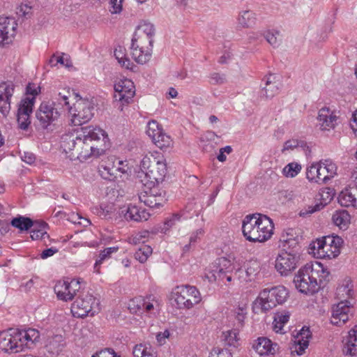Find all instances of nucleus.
<instances>
[{
  "label": "nucleus",
  "mask_w": 357,
  "mask_h": 357,
  "mask_svg": "<svg viewBox=\"0 0 357 357\" xmlns=\"http://www.w3.org/2000/svg\"><path fill=\"white\" fill-rule=\"evenodd\" d=\"M109 147L106 132L93 126L82 127L76 133L65 134L61 140V148L66 153H69L68 157L81 162L104 154Z\"/></svg>",
  "instance_id": "obj_1"
},
{
  "label": "nucleus",
  "mask_w": 357,
  "mask_h": 357,
  "mask_svg": "<svg viewBox=\"0 0 357 357\" xmlns=\"http://www.w3.org/2000/svg\"><path fill=\"white\" fill-rule=\"evenodd\" d=\"M329 273L318 261L307 263L295 275L294 282L296 288L305 294H313L318 291L319 283L328 276Z\"/></svg>",
  "instance_id": "obj_2"
},
{
  "label": "nucleus",
  "mask_w": 357,
  "mask_h": 357,
  "mask_svg": "<svg viewBox=\"0 0 357 357\" xmlns=\"http://www.w3.org/2000/svg\"><path fill=\"white\" fill-rule=\"evenodd\" d=\"M40 333L34 328L26 331L9 329L0 332V349L6 353H18L30 348L39 340Z\"/></svg>",
  "instance_id": "obj_3"
},
{
  "label": "nucleus",
  "mask_w": 357,
  "mask_h": 357,
  "mask_svg": "<svg viewBox=\"0 0 357 357\" xmlns=\"http://www.w3.org/2000/svg\"><path fill=\"white\" fill-rule=\"evenodd\" d=\"M273 228L272 220L260 213L247 215L242 223L243 234L250 242L268 241L273 235Z\"/></svg>",
  "instance_id": "obj_4"
},
{
  "label": "nucleus",
  "mask_w": 357,
  "mask_h": 357,
  "mask_svg": "<svg viewBox=\"0 0 357 357\" xmlns=\"http://www.w3.org/2000/svg\"><path fill=\"white\" fill-rule=\"evenodd\" d=\"M141 169L150 185L162 182L167 174V163L164 155L159 152L149 153L141 162Z\"/></svg>",
  "instance_id": "obj_5"
},
{
  "label": "nucleus",
  "mask_w": 357,
  "mask_h": 357,
  "mask_svg": "<svg viewBox=\"0 0 357 357\" xmlns=\"http://www.w3.org/2000/svg\"><path fill=\"white\" fill-rule=\"evenodd\" d=\"M241 265V259L220 257L217 259L206 269L204 278L211 283L217 280L227 282L232 280V274L236 266Z\"/></svg>",
  "instance_id": "obj_6"
},
{
  "label": "nucleus",
  "mask_w": 357,
  "mask_h": 357,
  "mask_svg": "<svg viewBox=\"0 0 357 357\" xmlns=\"http://www.w3.org/2000/svg\"><path fill=\"white\" fill-rule=\"evenodd\" d=\"M343 242L338 236H327L312 242L310 248L317 258L333 259L340 255Z\"/></svg>",
  "instance_id": "obj_7"
},
{
  "label": "nucleus",
  "mask_w": 357,
  "mask_h": 357,
  "mask_svg": "<svg viewBox=\"0 0 357 357\" xmlns=\"http://www.w3.org/2000/svg\"><path fill=\"white\" fill-rule=\"evenodd\" d=\"M172 300L178 308L189 310L201 302L202 296L195 286L181 285L172 290Z\"/></svg>",
  "instance_id": "obj_8"
},
{
  "label": "nucleus",
  "mask_w": 357,
  "mask_h": 357,
  "mask_svg": "<svg viewBox=\"0 0 357 357\" xmlns=\"http://www.w3.org/2000/svg\"><path fill=\"white\" fill-rule=\"evenodd\" d=\"M98 311V300L89 292L82 293L71 306V312L76 317H84L89 314L93 316Z\"/></svg>",
  "instance_id": "obj_9"
},
{
  "label": "nucleus",
  "mask_w": 357,
  "mask_h": 357,
  "mask_svg": "<svg viewBox=\"0 0 357 357\" xmlns=\"http://www.w3.org/2000/svg\"><path fill=\"white\" fill-rule=\"evenodd\" d=\"M61 116L59 109L54 101L42 102L36 112V117L38 125L43 129L54 125Z\"/></svg>",
  "instance_id": "obj_10"
},
{
  "label": "nucleus",
  "mask_w": 357,
  "mask_h": 357,
  "mask_svg": "<svg viewBox=\"0 0 357 357\" xmlns=\"http://www.w3.org/2000/svg\"><path fill=\"white\" fill-rule=\"evenodd\" d=\"M300 254L298 250H282L275 259V267L281 275H288L298 266Z\"/></svg>",
  "instance_id": "obj_11"
},
{
  "label": "nucleus",
  "mask_w": 357,
  "mask_h": 357,
  "mask_svg": "<svg viewBox=\"0 0 357 357\" xmlns=\"http://www.w3.org/2000/svg\"><path fill=\"white\" fill-rule=\"evenodd\" d=\"M93 103L87 99H79L73 107L69 108L75 125H81L88 122L93 115Z\"/></svg>",
  "instance_id": "obj_12"
},
{
  "label": "nucleus",
  "mask_w": 357,
  "mask_h": 357,
  "mask_svg": "<svg viewBox=\"0 0 357 357\" xmlns=\"http://www.w3.org/2000/svg\"><path fill=\"white\" fill-rule=\"evenodd\" d=\"M80 279L69 280H60L54 286V292L59 300L63 301H72L79 292L82 286Z\"/></svg>",
  "instance_id": "obj_13"
},
{
  "label": "nucleus",
  "mask_w": 357,
  "mask_h": 357,
  "mask_svg": "<svg viewBox=\"0 0 357 357\" xmlns=\"http://www.w3.org/2000/svg\"><path fill=\"white\" fill-rule=\"evenodd\" d=\"M35 100L32 97H23L18 104L17 121L18 127L26 130L31 124V114L33 112Z\"/></svg>",
  "instance_id": "obj_14"
},
{
  "label": "nucleus",
  "mask_w": 357,
  "mask_h": 357,
  "mask_svg": "<svg viewBox=\"0 0 357 357\" xmlns=\"http://www.w3.org/2000/svg\"><path fill=\"white\" fill-rule=\"evenodd\" d=\"M130 50L132 59L137 63L144 64L151 57L153 44L132 38Z\"/></svg>",
  "instance_id": "obj_15"
},
{
  "label": "nucleus",
  "mask_w": 357,
  "mask_h": 357,
  "mask_svg": "<svg viewBox=\"0 0 357 357\" xmlns=\"http://www.w3.org/2000/svg\"><path fill=\"white\" fill-rule=\"evenodd\" d=\"M352 316L351 305L348 301H341L332 308L331 322L333 325L342 326Z\"/></svg>",
  "instance_id": "obj_16"
},
{
  "label": "nucleus",
  "mask_w": 357,
  "mask_h": 357,
  "mask_svg": "<svg viewBox=\"0 0 357 357\" xmlns=\"http://www.w3.org/2000/svg\"><path fill=\"white\" fill-rule=\"evenodd\" d=\"M317 119V126L323 131L333 130L337 125V112L329 107H324L320 109Z\"/></svg>",
  "instance_id": "obj_17"
},
{
  "label": "nucleus",
  "mask_w": 357,
  "mask_h": 357,
  "mask_svg": "<svg viewBox=\"0 0 357 357\" xmlns=\"http://www.w3.org/2000/svg\"><path fill=\"white\" fill-rule=\"evenodd\" d=\"M114 98L123 103H128L135 93L134 83L128 79H123L114 84Z\"/></svg>",
  "instance_id": "obj_18"
},
{
  "label": "nucleus",
  "mask_w": 357,
  "mask_h": 357,
  "mask_svg": "<svg viewBox=\"0 0 357 357\" xmlns=\"http://www.w3.org/2000/svg\"><path fill=\"white\" fill-rule=\"evenodd\" d=\"M17 24L13 17L0 16V43L9 44L16 34Z\"/></svg>",
  "instance_id": "obj_19"
},
{
  "label": "nucleus",
  "mask_w": 357,
  "mask_h": 357,
  "mask_svg": "<svg viewBox=\"0 0 357 357\" xmlns=\"http://www.w3.org/2000/svg\"><path fill=\"white\" fill-rule=\"evenodd\" d=\"M121 218H123L128 221L133 220L142 222L147 220L149 217V213L144 209H141L136 206L128 205L121 207L118 212Z\"/></svg>",
  "instance_id": "obj_20"
},
{
  "label": "nucleus",
  "mask_w": 357,
  "mask_h": 357,
  "mask_svg": "<svg viewBox=\"0 0 357 357\" xmlns=\"http://www.w3.org/2000/svg\"><path fill=\"white\" fill-rule=\"evenodd\" d=\"M15 91V85L10 82L0 84V112L6 116L10 111V98Z\"/></svg>",
  "instance_id": "obj_21"
},
{
  "label": "nucleus",
  "mask_w": 357,
  "mask_h": 357,
  "mask_svg": "<svg viewBox=\"0 0 357 357\" xmlns=\"http://www.w3.org/2000/svg\"><path fill=\"white\" fill-rule=\"evenodd\" d=\"M311 333L309 328L303 327L302 329L294 336L293 344L291 347V353H296L301 356L307 348Z\"/></svg>",
  "instance_id": "obj_22"
},
{
  "label": "nucleus",
  "mask_w": 357,
  "mask_h": 357,
  "mask_svg": "<svg viewBox=\"0 0 357 357\" xmlns=\"http://www.w3.org/2000/svg\"><path fill=\"white\" fill-rule=\"evenodd\" d=\"M300 236L294 229H288L284 231L280 236V246L282 250H298Z\"/></svg>",
  "instance_id": "obj_23"
},
{
  "label": "nucleus",
  "mask_w": 357,
  "mask_h": 357,
  "mask_svg": "<svg viewBox=\"0 0 357 357\" xmlns=\"http://www.w3.org/2000/svg\"><path fill=\"white\" fill-rule=\"evenodd\" d=\"M338 202L342 206H355L357 204V187L350 183L340 193Z\"/></svg>",
  "instance_id": "obj_24"
},
{
  "label": "nucleus",
  "mask_w": 357,
  "mask_h": 357,
  "mask_svg": "<svg viewBox=\"0 0 357 357\" xmlns=\"http://www.w3.org/2000/svg\"><path fill=\"white\" fill-rule=\"evenodd\" d=\"M278 348L277 343H273L271 340L266 337H259L256 343L253 344V349L261 356L273 355L278 350Z\"/></svg>",
  "instance_id": "obj_25"
},
{
  "label": "nucleus",
  "mask_w": 357,
  "mask_h": 357,
  "mask_svg": "<svg viewBox=\"0 0 357 357\" xmlns=\"http://www.w3.org/2000/svg\"><path fill=\"white\" fill-rule=\"evenodd\" d=\"M138 198L141 202L150 208H160L165 202V199L161 193H154L153 191H151V193L142 192L139 195Z\"/></svg>",
  "instance_id": "obj_26"
},
{
  "label": "nucleus",
  "mask_w": 357,
  "mask_h": 357,
  "mask_svg": "<svg viewBox=\"0 0 357 357\" xmlns=\"http://www.w3.org/2000/svg\"><path fill=\"white\" fill-rule=\"evenodd\" d=\"M154 27L149 22H144L139 24L133 36V38L144 41L148 43H153Z\"/></svg>",
  "instance_id": "obj_27"
},
{
  "label": "nucleus",
  "mask_w": 357,
  "mask_h": 357,
  "mask_svg": "<svg viewBox=\"0 0 357 357\" xmlns=\"http://www.w3.org/2000/svg\"><path fill=\"white\" fill-rule=\"evenodd\" d=\"M343 353L351 356H357V326L349 331L344 344Z\"/></svg>",
  "instance_id": "obj_28"
},
{
  "label": "nucleus",
  "mask_w": 357,
  "mask_h": 357,
  "mask_svg": "<svg viewBox=\"0 0 357 357\" xmlns=\"http://www.w3.org/2000/svg\"><path fill=\"white\" fill-rule=\"evenodd\" d=\"M256 304H258L261 310L264 312L276 307L274 298L273 296H271V291L270 289H265L260 293L256 301Z\"/></svg>",
  "instance_id": "obj_29"
},
{
  "label": "nucleus",
  "mask_w": 357,
  "mask_h": 357,
  "mask_svg": "<svg viewBox=\"0 0 357 357\" xmlns=\"http://www.w3.org/2000/svg\"><path fill=\"white\" fill-rule=\"evenodd\" d=\"M354 295V285L350 278H345L342 281L336 290L337 298L342 301H348Z\"/></svg>",
  "instance_id": "obj_30"
},
{
  "label": "nucleus",
  "mask_w": 357,
  "mask_h": 357,
  "mask_svg": "<svg viewBox=\"0 0 357 357\" xmlns=\"http://www.w3.org/2000/svg\"><path fill=\"white\" fill-rule=\"evenodd\" d=\"M256 15L250 10H243L239 13L237 17V27L240 29L251 28L255 24Z\"/></svg>",
  "instance_id": "obj_31"
},
{
  "label": "nucleus",
  "mask_w": 357,
  "mask_h": 357,
  "mask_svg": "<svg viewBox=\"0 0 357 357\" xmlns=\"http://www.w3.org/2000/svg\"><path fill=\"white\" fill-rule=\"evenodd\" d=\"M319 164H320L321 166L320 171L324 183H326L336 175L337 166L332 160H325L319 162Z\"/></svg>",
  "instance_id": "obj_32"
},
{
  "label": "nucleus",
  "mask_w": 357,
  "mask_h": 357,
  "mask_svg": "<svg viewBox=\"0 0 357 357\" xmlns=\"http://www.w3.org/2000/svg\"><path fill=\"white\" fill-rule=\"evenodd\" d=\"M121 170L109 160L102 162L99 167V172L105 179L112 180L117 176V172Z\"/></svg>",
  "instance_id": "obj_33"
},
{
  "label": "nucleus",
  "mask_w": 357,
  "mask_h": 357,
  "mask_svg": "<svg viewBox=\"0 0 357 357\" xmlns=\"http://www.w3.org/2000/svg\"><path fill=\"white\" fill-rule=\"evenodd\" d=\"M121 170L109 160L102 162L99 167V172L105 179L112 180L117 176V172Z\"/></svg>",
  "instance_id": "obj_34"
},
{
  "label": "nucleus",
  "mask_w": 357,
  "mask_h": 357,
  "mask_svg": "<svg viewBox=\"0 0 357 357\" xmlns=\"http://www.w3.org/2000/svg\"><path fill=\"white\" fill-rule=\"evenodd\" d=\"M133 357H157V353L149 344L140 343L132 349Z\"/></svg>",
  "instance_id": "obj_35"
},
{
  "label": "nucleus",
  "mask_w": 357,
  "mask_h": 357,
  "mask_svg": "<svg viewBox=\"0 0 357 357\" xmlns=\"http://www.w3.org/2000/svg\"><path fill=\"white\" fill-rule=\"evenodd\" d=\"M65 346V341L62 335H56L48 339L46 344L47 351L52 354H58Z\"/></svg>",
  "instance_id": "obj_36"
},
{
  "label": "nucleus",
  "mask_w": 357,
  "mask_h": 357,
  "mask_svg": "<svg viewBox=\"0 0 357 357\" xmlns=\"http://www.w3.org/2000/svg\"><path fill=\"white\" fill-rule=\"evenodd\" d=\"M159 302L153 296H149L144 298V306H143V314L149 316H155L159 312Z\"/></svg>",
  "instance_id": "obj_37"
},
{
  "label": "nucleus",
  "mask_w": 357,
  "mask_h": 357,
  "mask_svg": "<svg viewBox=\"0 0 357 357\" xmlns=\"http://www.w3.org/2000/svg\"><path fill=\"white\" fill-rule=\"evenodd\" d=\"M320 164L315 162L307 167L306 170V176L310 181H314L318 183H324L320 171Z\"/></svg>",
  "instance_id": "obj_38"
},
{
  "label": "nucleus",
  "mask_w": 357,
  "mask_h": 357,
  "mask_svg": "<svg viewBox=\"0 0 357 357\" xmlns=\"http://www.w3.org/2000/svg\"><path fill=\"white\" fill-rule=\"evenodd\" d=\"M320 164L315 162L307 167L306 170V176L310 181H314L318 183H324L320 171Z\"/></svg>",
  "instance_id": "obj_39"
},
{
  "label": "nucleus",
  "mask_w": 357,
  "mask_h": 357,
  "mask_svg": "<svg viewBox=\"0 0 357 357\" xmlns=\"http://www.w3.org/2000/svg\"><path fill=\"white\" fill-rule=\"evenodd\" d=\"M333 221L340 229H346L350 223V215L345 210L337 211L333 215Z\"/></svg>",
  "instance_id": "obj_40"
},
{
  "label": "nucleus",
  "mask_w": 357,
  "mask_h": 357,
  "mask_svg": "<svg viewBox=\"0 0 357 357\" xmlns=\"http://www.w3.org/2000/svg\"><path fill=\"white\" fill-rule=\"evenodd\" d=\"M280 84L273 81L271 76L268 77L266 82V86L262 90V96L266 98H272L279 93Z\"/></svg>",
  "instance_id": "obj_41"
},
{
  "label": "nucleus",
  "mask_w": 357,
  "mask_h": 357,
  "mask_svg": "<svg viewBox=\"0 0 357 357\" xmlns=\"http://www.w3.org/2000/svg\"><path fill=\"white\" fill-rule=\"evenodd\" d=\"M47 224L45 222H36L33 225L31 231V237L33 240L45 239L49 236L47 232Z\"/></svg>",
  "instance_id": "obj_42"
},
{
  "label": "nucleus",
  "mask_w": 357,
  "mask_h": 357,
  "mask_svg": "<svg viewBox=\"0 0 357 357\" xmlns=\"http://www.w3.org/2000/svg\"><path fill=\"white\" fill-rule=\"evenodd\" d=\"M248 314V305L246 303H241L233 310V315L236 321V325L243 327L245 319Z\"/></svg>",
  "instance_id": "obj_43"
},
{
  "label": "nucleus",
  "mask_w": 357,
  "mask_h": 357,
  "mask_svg": "<svg viewBox=\"0 0 357 357\" xmlns=\"http://www.w3.org/2000/svg\"><path fill=\"white\" fill-rule=\"evenodd\" d=\"M114 56L122 67L132 69L133 64L126 55V49L119 46L114 50Z\"/></svg>",
  "instance_id": "obj_44"
},
{
  "label": "nucleus",
  "mask_w": 357,
  "mask_h": 357,
  "mask_svg": "<svg viewBox=\"0 0 357 357\" xmlns=\"http://www.w3.org/2000/svg\"><path fill=\"white\" fill-rule=\"evenodd\" d=\"M270 289L271 296H273L276 306L285 302L288 296V291L284 286H277Z\"/></svg>",
  "instance_id": "obj_45"
},
{
  "label": "nucleus",
  "mask_w": 357,
  "mask_h": 357,
  "mask_svg": "<svg viewBox=\"0 0 357 357\" xmlns=\"http://www.w3.org/2000/svg\"><path fill=\"white\" fill-rule=\"evenodd\" d=\"M118 250V247H110L107 248L104 250L101 251L99 254L98 258L96 259L94 264L95 272H100V266L105 260L110 257L111 255L116 252Z\"/></svg>",
  "instance_id": "obj_46"
},
{
  "label": "nucleus",
  "mask_w": 357,
  "mask_h": 357,
  "mask_svg": "<svg viewBox=\"0 0 357 357\" xmlns=\"http://www.w3.org/2000/svg\"><path fill=\"white\" fill-rule=\"evenodd\" d=\"M11 225L14 227H16L20 229L21 231H23L28 230L29 229L32 227L33 225V222L29 218L19 216L12 220Z\"/></svg>",
  "instance_id": "obj_47"
},
{
  "label": "nucleus",
  "mask_w": 357,
  "mask_h": 357,
  "mask_svg": "<svg viewBox=\"0 0 357 357\" xmlns=\"http://www.w3.org/2000/svg\"><path fill=\"white\" fill-rule=\"evenodd\" d=\"M152 252L153 250L151 246L142 245L135 252V258L140 263H144L152 254Z\"/></svg>",
  "instance_id": "obj_48"
},
{
  "label": "nucleus",
  "mask_w": 357,
  "mask_h": 357,
  "mask_svg": "<svg viewBox=\"0 0 357 357\" xmlns=\"http://www.w3.org/2000/svg\"><path fill=\"white\" fill-rule=\"evenodd\" d=\"M162 130V128L156 121H149L147 124L146 134L153 142L160 137V134H161Z\"/></svg>",
  "instance_id": "obj_49"
},
{
  "label": "nucleus",
  "mask_w": 357,
  "mask_h": 357,
  "mask_svg": "<svg viewBox=\"0 0 357 357\" xmlns=\"http://www.w3.org/2000/svg\"><path fill=\"white\" fill-rule=\"evenodd\" d=\"M301 165L297 162H290L282 169L284 176L288 178H294L301 171Z\"/></svg>",
  "instance_id": "obj_50"
},
{
  "label": "nucleus",
  "mask_w": 357,
  "mask_h": 357,
  "mask_svg": "<svg viewBox=\"0 0 357 357\" xmlns=\"http://www.w3.org/2000/svg\"><path fill=\"white\" fill-rule=\"evenodd\" d=\"M143 306H144V298L139 296L130 301L128 309L132 313L143 314Z\"/></svg>",
  "instance_id": "obj_51"
},
{
  "label": "nucleus",
  "mask_w": 357,
  "mask_h": 357,
  "mask_svg": "<svg viewBox=\"0 0 357 357\" xmlns=\"http://www.w3.org/2000/svg\"><path fill=\"white\" fill-rule=\"evenodd\" d=\"M160 149L169 148L172 146L173 142L170 136L167 135L164 131L161 132L160 137L153 142Z\"/></svg>",
  "instance_id": "obj_52"
},
{
  "label": "nucleus",
  "mask_w": 357,
  "mask_h": 357,
  "mask_svg": "<svg viewBox=\"0 0 357 357\" xmlns=\"http://www.w3.org/2000/svg\"><path fill=\"white\" fill-rule=\"evenodd\" d=\"M16 13L22 17L28 19L30 18L33 14V6L29 1H24L17 8Z\"/></svg>",
  "instance_id": "obj_53"
},
{
  "label": "nucleus",
  "mask_w": 357,
  "mask_h": 357,
  "mask_svg": "<svg viewBox=\"0 0 357 357\" xmlns=\"http://www.w3.org/2000/svg\"><path fill=\"white\" fill-rule=\"evenodd\" d=\"M225 344L230 347H236L238 345V333L236 331H227L222 334Z\"/></svg>",
  "instance_id": "obj_54"
},
{
  "label": "nucleus",
  "mask_w": 357,
  "mask_h": 357,
  "mask_svg": "<svg viewBox=\"0 0 357 357\" xmlns=\"http://www.w3.org/2000/svg\"><path fill=\"white\" fill-rule=\"evenodd\" d=\"M243 261L241 259V265L239 266H236L234 272L232 274L233 278L232 280H237L240 282H248L251 280V278L245 273V268H242Z\"/></svg>",
  "instance_id": "obj_55"
},
{
  "label": "nucleus",
  "mask_w": 357,
  "mask_h": 357,
  "mask_svg": "<svg viewBox=\"0 0 357 357\" xmlns=\"http://www.w3.org/2000/svg\"><path fill=\"white\" fill-rule=\"evenodd\" d=\"M204 230L202 228H199V229H197L196 231H193L190 236L189 244L185 245L183 247V251L184 252L189 251L190 249L191 245L196 243L197 242V241L201 239V238L204 236Z\"/></svg>",
  "instance_id": "obj_56"
},
{
  "label": "nucleus",
  "mask_w": 357,
  "mask_h": 357,
  "mask_svg": "<svg viewBox=\"0 0 357 357\" xmlns=\"http://www.w3.org/2000/svg\"><path fill=\"white\" fill-rule=\"evenodd\" d=\"M264 38L267 42L273 47H277L280 44L279 31H266L264 33Z\"/></svg>",
  "instance_id": "obj_57"
},
{
  "label": "nucleus",
  "mask_w": 357,
  "mask_h": 357,
  "mask_svg": "<svg viewBox=\"0 0 357 357\" xmlns=\"http://www.w3.org/2000/svg\"><path fill=\"white\" fill-rule=\"evenodd\" d=\"M40 93V86L35 83H29L26 87L24 97H32L36 100V96Z\"/></svg>",
  "instance_id": "obj_58"
},
{
  "label": "nucleus",
  "mask_w": 357,
  "mask_h": 357,
  "mask_svg": "<svg viewBox=\"0 0 357 357\" xmlns=\"http://www.w3.org/2000/svg\"><path fill=\"white\" fill-rule=\"evenodd\" d=\"M324 205L322 203L316 204L314 206H307L304 208L301 209L299 212V215L301 217H305L314 212L319 211L324 208Z\"/></svg>",
  "instance_id": "obj_59"
},
{
  "label": "nucleus",
  "mask_w": 357,
  "mask_h": 357,
  "mask_svg": "<svg viewBox=\"0 0 357 357\" xmlns=\"http://www.w3.org/2000/svg\"><path fill=\"white\" fill-rule=\"evenodd\" d=\"M244 268L246 271L245 273L247 275L252 279V277L257 274L259 265L256 261H250L247 263H244Z\"/></svg>",
  "instance_id": "obj_60"
},
{
  "label": "nucleus",
  "mask_w": 357,
  "mask_h": 357,
  "mask_svg": "<svg viewBox=\"0 0 357 357\" xmlns=\"http://www.w3.org/2000/svg\"><path fill=\"white\" fill-rule=\"evenodd\" d=\"M50 62L52 63V66H56L57 63H60L68 68L72 66V63L69 58H64L63 56L56 57L55 56H53L52 58L50 59Z\"/></svg>",
  "instance_id": "obj_61"
},
{
  "label": "nucleus",
  "mask_w": 357,
  "mask_h": 357,
  "mask_svg": "<svg viewBox=\"0 0 357 357\" xmlns=\"http://www.w3.org/2000/svg\"><path fill=\"white\" fill-rule=\"evenodd\" d=\"M208 357H232L231 352L227 349H213Z\"/></svg>",
  "instance_id": "obj_62"
},
{
  "label": "nucleus",
  "mask_w": 357,
  "mask_h": 357,
  "mask_svg": "<svg viewBox=\"0 0 357 357\" xmlns=\"http://www.w3.org/2000/svg\"><path fill=\"white\" fill-rule=\"evenodd\" d=\"M227 82V79L225 75L220 74L218 73H212L210 76V82L212 84H223Z\"/></svg>",
  "instance_id": "obj_63"
},
{
  "label": "nucleus",
  "mask_w": 357,
  "mask_h": 357,
  "mask_svg": "<svg viewBox=\"0 0 357 357\" xmlns=\"http://www.w3.org/2000/svg\"><path fill=\"white\" fill-rule=\"evenodd\" d=\"M290 314L287 311H282L278 312L275 314L274 321L280 322L283 325H285L289 319Z\"/></svg>",
  "instance_id": "obj_64"
}]
</instances>
